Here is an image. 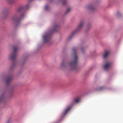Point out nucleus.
I'll return each instance as SVG.
<instances>
[{
	"instance_id": "f257e3e1",
	"label": "nucleus",
	"mask_w": 123,
	"mask_h": 123,
	"mask_svg": "<svg viewBox=\"0 0 123 123\" xmlns=\"http://www.w3.org/2000/svg\"><path fill=\"white\" fill-rule=\"evenodd\" d=\"M76 48H73L72 51L74 53V60L72 62H70L67 64L65 62L63 61L61 64V66L62 67H65L68 66H69L72 70H74L76 69L77 67V57L76 54Z\"/></svg>"
},
{
	"instance_id": "f03ea898",
	"label": "nucleus",
	"mask_w": 123,
	"mask_h": 123,
	"mask_svg": "<svg viewBox=\"0 0 123 123\" xmlns=\"http://www.w3.org/2000/svg\"><path fill=\"white\" fill-rule=\"evenodd\" d=\"M59 27V26L58 25L56 24L55 25L53 29L49 31V32L43 36V42L46 43L48 42L50 40L52 33L56 31Z\"/></svg>"
},
{
	"instance_id": "7ed1b4c3",
	"label": "nucleus",
	"mask_w": 123,
	"mask_h": 123,
	"mask_svg": "<svg viewBox=\"0 0 123 123\" xmlns=\"http://www.w3.org/2000/svg\"><path fill=\"white\" fill-rule=\"evenodd\" d=\"M13 53L11 55L10 57L11 60L13 61L12 66V68H14L15 66V61L17 55V51L18 50V48L16 46H14L13 47Z\"/></svg>"
},
{
	"instance_id": "20e7f679",
	"label": "nucleus",
	"mask_w": 123,
	"mask_h": 123,
	"mask_svg": "<svg viewBox=\"0 0 123 123\" xmlns=\"http://www.w3.org/2000/svg\"><path fill=\"white\" fill-rule=\"evenodd\" d=\"M25 15V14L24 13L23 14L21 15L20 17L19 18L17 17L16 15H15L12 17V19L14 21H16V22L19 21L23 18Z\"/></svg>"
},
{
	"instance_id": "39448f33",
	"label": "nucleus",
	"mask_w": 123,
	"mask_h": 123,
	"mask_svg": "<svg viewBox=\"0 0 123 123\" xmlns=\"http://www.w3.org/2000/svg\"><path fill=\"white\" fill-rule=\"evenodd\" d=\"M28 8V6H24L20 7L17 9L16 12H17L18 13H20L22 12V11L24 9L27 8Z\"/></svg>"
},
{
	"instance_id": "423d86ee",
	"label": "nucleus",
	"mask_w": 123,
	"mask_h": 123,
	"mask_svg": "<svg viewBox=\"0 0 123 123\" xmlns=\"http://www.w3.org/2000/svg\"><path fill=\"white\" fill-rule=\"evenodd\" d=\"M83 25V22L82 21L80 22L77 29V31H80L82 28Z\"/></svg>"
},
{
	"instance_id": "0eeeda50",
	"label": "nucleus",
	"mask_w": 123,
	"mask_h": 123,
	"mask_svg": "<svg viewBox=\"0 0 123 123\" xmlns=\"http://www.w3.org/2000/svg\"><path fill=\"white\" fill-rule=\"evenodd\" d=\"M12 79V77L11 75H10L7 77L6 79V83L8 84Z\"/></svg>"
},
{
	"instance_id": "6e6552de",
	"label": "nucleus",
	"mask_w": 123,
	"mask_h": 123,
	"mask_svg": "<svg viewBox=\"0 0 123 123\" xmlns=\"http://www.w3.org/2000/svg\"><path fill=\"white\" fill-rule=\"evenodd\" d=\"M111 65V63L110 62H107L104 66L103 68L105 70L108 69Z\"/></svg>"
},
{
	"instance_id": "1a4fd4ad",
	"label": "nucleus",
	"mask_w": 123,
	"mask_h": 123,
	"mask_svg": "<svg viewBox=\"0 0 123 123\" xmlns=\"http://www.w3.org/2000/svg\"><path fill=\"white\" fill-rule=\"evenodd\" d=\"M110 53V51L109 50L106 51L103 55L104 58H105L109 55Z\"/></svg>"
},
{
	"instance_id": "9d476101",
	"label": "nucleus",
	"mask_w": 123,
	"mask_h": 123,
	"mask_svg": "<svg viewBox=\"0 0 123 123\" xmlns=\"http://www.w3.org/2000/svg\"><path fill=\"white\" fill-rule=\"evenodd\" d=\"M71 108L70 107H69L63 113V115H66L68 111L70 110Z\"/></svg>"
},
{
	"instance_id": "9b49d317",
	"label": "nucleus",
	"mask_w": 123,
	"mask_h": 123,
	"mask_svg": "<svg viewBox=\"0 0 123 123\" xmlns=\"http://www.w3.org/2000/svg\"><path fill=\"white\" fill-rule=\"evenodd\" d=\"M88 9L92 11H94L95 9V8L92 6L90 5L88 6Z\"/></svg>"
},
{
	"instance_id": "f8f14e48",
	"label": "nucleus",
	"mask_w": 123,
	"mask_h": 123,
	"mask_svg": "<svg viewBox=\"0 0 123 123\" xmlns=\"http://www.w3.org/2000/svg\"><path fill=\"white\" fill-rule=\"evenodd\" d=\"M4 97L3 95H2L0 97V102L3 101L4 99Z\"/></svg>"
},
{
	"instance_id": "ddd939ff",
	"label": "nucleus",
	"mask_w": 123,
	"mask_h": 123,
	"mask_svg": "<svg viewBox=\"0 0 123 123\" xmlns=\"http://www.w3.org/2000/svg\"><path fill=\"white\" fill-rule=\"evenodd\" d=\"M71 10V8H70V7L68 8L67 9L66 11V12H65V14H67Z\"/></svg>"
},
{
	"instance_id": "4468645a",
	"label": "nucleus",
	"mask_w": 123,
	"mask_h": 123,
	"mask_svg": "<svg viewBox=\"0 0 123 123\" xmlns=\"http://www.w3.org/2000/svg\"><path fill=\"white\" fill-rule=\"evenodd\" d=\"M80 101V99H76L75 100V102L76 103H78Z\"/></svg>"
},
{
	"instance_id": "2eb2a0df",
	"label": "nucleus",
	"mask_w": 123,
	"mask_h": 123,
	"mask_svg": "<svg viewBox=\"0 0 123 123\" xmlns=\"http://www.w3.org/2000/svg\"><path fill=\"white\" fill-rule=\"evenodd\" d=\"M104 88V87L103 86H102L100 87L99 89V91L103 89Z\"/></svg>"
},
{
	"instance_id": "dca6fc26",
	"label": "nucleus",
	"mask_w": 123,
	"mask_h": 123,
	"mask_svg": "<svg viewBox=\"0 0 123 123\" xmlns=\"http://www.w3.org/2000/svg\"><path fill=\"white\" fill-rule=\"evenodd\" d=\"M45 9L46 10H48L49 9V7L47 5H46L45 6Z\"/></svg>"
},
{
	"instance_id": "f3484780",
	"label": "nucleus",
	"mask_w": 123,
	"mask_h": 123,
	"mask_svg": "<svg viewBox=\"0 0 123 123\" xmlns=\"http://www.w3.org/2000/svg\"><path fill=\"white\" fill-rule=\"evenodd\" d=\"M73 36V35H70V36L69 37H68V40H69L70 39H71V38H72V37Z\"/></svg>"
},
{
	"instance_id": "a211bd4d",
	"label": "nucleus",
	"mask_w": 123,
	"mask_h": 123,
	"mask_svg": "<svg viewBox=\"0 0 123 123\" xmlns=\"http://www.w3.org/2000/svg\"><path fill=\"white\" fill-rule=\"evenodd\" d=\"M66 3V1L64 0L63 1V4L64 5H65Z\"/></svg>"
},
{
	"instance_id": "6ab92c4d",
	"label": "nucleus",
	"mask_w": 123,
	"mask_h": 123,
	"mask_svg": "<svg viewBox=\"0 0 123 123\" xmlns=\"http://www.w3.org/2000/svg\"><path fill=\"white\" fill-rule=\"evenodd\" d=\"M120 12H117V15L118 16H119L120 15Z\"/></svg>"
},
{
	"instance_id": "aec40b11",
	"label": "nucleus",
	"mask_w": 123,
	"mask_h": 123,
	"mask_svg": "<svg viewBox=\"0 0 123 123\" xmlns=\"http://www.w3.org/2000/svg\"><path fill=\"white\" fill-rule=\"evenodd\" d=\"M10 122L9 121H7V122L6 123H10Z\"/></svg>"
}]
</instances>
